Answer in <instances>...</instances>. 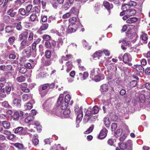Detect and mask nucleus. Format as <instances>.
Returning <instances> with one entry per match:
<instances>
[{
	"mask_svg": "<svg viewBox=\"0 0 150 150\" xmlns=\"http://www.w3.org/2000/svg\"><path fill=\"white\" fill-rule=\"evenodd\" d=\"M75 113L76 115V121L79 123L81 120L83 116L82 108H79L78 106H76L74 108Z\"/></svg>",
	"mask_w": 150,
	"mask_h": 150,
	"instance_id": "obj_1",
	"label": "nucleus"
},
{
	"mask_svg": "<svg viewBox=\"0 0 150 150\" xmlns=\"http://www.w3.org/2000/svg\"><path fill=\"white\" fill-rule=\"evenodd\" d=\"M12 117L13 120L15 121H17L19 119L22 120L24 118L23 112L21 111L15 112Z\"/></svg>",
	"mask_w": 150,
	"mask_h": 150,
	"instance_id": "obj_2",
	"label": "nucleus"
},
{
	"mask_svg": "<svg viewBox=\"0 0 150 150\" xmlns=\"http://www.w3.org/2000/svg\"><path fill=\"white\" fill-rule=\"evenodd\" d=\"M93 57H98L100 59L101 63H103L107 60L105 57L102 52H96L93 55Z\"/></svg>",
	"mask_w": 150,
	"mask_h": 150,
	"instance_id": "obj_3",
	"label": "nucleus"
},
{
	"mask_svg": "<svg viewBox=\"0 0 150 150\" xmlns=\"http://www.w3.org/2000/svg\"><path fill=\"white\" fill-rule=\"evenodd\" d=\"M14 130L15 133L17 134L18 135L21 136H24L27 134V131L22 127H18L16 129H14L13 131Z\"/></svg>",
	"mask_w": 150,
	"mask_h": 150,
	"instance_id": "obj_4",
	"label": "nucleus"
},
{
	"mask_svg": "<svg viewBox=\"0 0 150 150\" xmlns=\"http://www.w3.org/2000/svg\"><path fill=\"white\" fill-rule=\"evenodd\" d=\"M91 113H86L84 119H85L86 122L90 120L92 122H94L97 118L98 117L96 115H93Z\"/></svg>",
	"mask_w": 150,
	"mask_h": 150,
	"instance_id": "obj_5",
	"label": "nucleus"
},
{
	"mask_svg": "<svg viewBox=\"0 0 150 150\" xmlns=\"http://www.w3.org/2000/svg\"><path fill=\"white\" fill-rule=\"evenodd\" d=\"M7 15L10 16L11 17H14L18 13L17 9L15 8H12L7 11Z\"/></svg>",
	"mask_w": 150,
	"mask_h": 150,
	"instance_id": "obj_6",
	"label": "nucleus"
},
{
	"mask_svg": "<svg viewBox=\"0 0 150 150\" xmlns=\"http://www.w3.org/2000/svg\"><path fill=\"white\" fill-rule=\"evenodd\" d=\"M25 52L26 56L28 57H30L32 55V54L33 55V56H34L36 54L35 51L31 49L30 47H27L25 50Z\"/></svg>",
	"mask_w": 150,
	"mask_h": 150,
	"instance_id": "obj_7",
	"label": "nucleus"
},
{
	"mask_svg": "<svg viewBox=\"0 0 150 150\" xmlns=\"http://www.w3.org/2000/svg\"><path fill=\"white\" fill-rule=\"evenodd\" d=\"M108 131L105 128H104L101 130L98 135V137L100 139H103L107 136Z\"/></svg>",
	"mask_w": 150,
	"mask_h": 150,
	"instance_id": "obj_8",
	"label": "nucleus"
},
{
	"mask_svg": "<svg viewBox=\"0 0 150 150\" xmlns=\"http://www.w3.org/2000/svg\"><path fill=\"white\" fill-rule=\"evenodd\" d=\"M123 62L126 64H128L132 60L130 55L127 53L125 54L123 56Z\"/></svg>",
	"mask_w": 150,
	"mask_h": 150,
	"instance_id": "obj_9",
	"label": "nucleus"
},
{
	"mask_svg": "<svg viewBox=\"0 0 150 150\" xmlns=\"http://www.w3.org/2000/svg\"><path fill=\"white\" fill-rule=\"evenodd\" d=\"M45 45L47 48L54 50L55 48V43L52 42L46 41L45 43Z\"/></svg>",
	"mask_w": 150,
	"mask_h": 150,
	"instance_id": "obj_10",
	"label": "nucleus"
},
{
	"mask_svg": "<svg viewBox=\"0 0 150 150\" xmlns=\"http://www.w3.org/2000/svg\"><path fill=\"white\" fill-rule=\"evenodd\" d=\"M135 100V102L137 103H144L145 101V97L144 95L141 94L138 97L136 98Z\"/></svg>",
	"mask_w": 150,
	"mask_h": 150,
	"instance_id": "obj_11",
	"label": "nucleus"
},
{
	"mask_svg": "<svg viewBox=\"0 0 150 150\" xmlns=\"http://www.w3.org/2000/svg\"><path fill=\"white\" fill-rule=\"evenodd\" d=\"M30 44V42L27 39H23L21 42L20 48L21 49H23L26 46H29Z\"/></svg>",
	"mask_w": 150,
	"mask_h": 150,
	"instance_id": "obj_12",
	"label": "nucleus"
},
{
	"mask_svg": "<svg viewBox=\"0 0 150 150\" xmlns=\"http://www.w3.org/2000/svg\"><path fill=\"white\" fill-rule=\"evenodd\" d=\"M137 82L136 80H133L131 81L127 85V89H130L132 88L135 87L137 85Z\"/></svg>",
	"mask_w": 150,
	"mask_h": 150,
	"instance_id": "obj_13",
	"label": "nucleus"
},
{
	"mask_svg": "<svg viewBox=\"0 0 150 150\" xmlns=\"http://www.w3.org/2000/svg\"><path fill=\"white\" fill-rule=\"evenodd\" d=\"M77 26L74 25L73 24H70L68 27V32L69 33L74 32L76 31Z\"/></svg>",
	"mask_w": 150,
	"mask_h": 150,
	"instance_id": "obj_14",
	"label": "nucleus"
},
{
	"mask_svg": "<svg viewBox=\"0 0 150 150\" xmlns=\"http://www.w3.org/2000/svg\"><path fill=\"white\" fill-rule=\"evenodd\" d=\"M29 62L24 64V66L26 68L31 69L34 67L33 61L32 60H30Z\"/></svg>",
	"mask_w": 150,
	"mask_h": 150,
	"instance_id": "obj_15",
	"label": "nucleus"
},
{
	"mask_svg": "<svg viewBox=\"0 0 150 150\" xmlns=\"http://www.w3.org/2000/svg\"><path fill=\"white\" fill-rule=\"evenodd\" d=\"M11 88V87L8 85L6 86L5 88H2L1 90V92L4 93H6L7 94H9L10 93Z\"/></svg>",
	"mask_w": 150,
	"mask_h": 150,
	"instance_id": "obj_16",
	"label": "nucleus"
},
{
	"mask_svg": "<svg viewBox=\"0 0 150 150\" xmlns=\"http://www.w3.org/2000/svg\"><path fill=\"white\" fill-rule=\"evenodd\" d=\"M28 32L25 31L19 35V40L23 39H26L28 38Z\"/></svg>",
	"mask_w": 150,
	"mask_h": 150,
	"instance_id": "obj_17",
	"label": "nucleus"
},
{
	"mask_svg": "<svg viewBox=\"0 0 150 150\" xmlns=\"http://www.w3.org/2000/svg\"><path fill=\"white\" fill-rule=\"evenodd\" d=\"M79 20V19L78 18H77L75 17L71 18L69 19V22L71 23L70 24H73L74 25L76 26H77V25L76 24V23H77Z\"/></svg>",
	"mask_w": 150,
	"mask_h": 150,
	"instance_id": "obj_18",
	"label": "nucleus"
},
{
	"mask_svg": "<svg viewBox=\"0 0 150 150\" xmlns=\"http://www.w3.org/2000/svg\"><path fill=\"white\" fill-rule=\"evenodd\" d=\"M103 4L106 8L108 10L112 9L113 7L112 4H110L108 2L106 1H104Z\"/></svg>",
	"mask_w": 150,
	"mask_h": 150,
	"instance_id": "obj_19",
	"label": "nucleus"
},
{
	"mask_svg": "<svg viewBox=\"0 0 150 150\" xmlns=\"http://www.w3.org/2000/svg\"><path fill=\"white\" fill-rule=\"evenodd\" d=\"M122 129H118L114 132V136L116 137L120 136L122 133Z\"/></svg>",
	"mask_w": 150,
	"mask_h": 150,
	"instance_id": "obj_20",
	"label": "nucleus"
},
{
	"mask_svg": "<svg viewBox=\"0 0 150 150\" xmlns=\"http://www.w3.org/2000/svg\"><path fill=\"white\" fill-rule=\"evenodd\" d=\"M38 138V135L36 134H35L33 136V138L32 139V141L33 144L35 146L37 145L38 144L39 141Z\"/></svg>",
	"mask_w": 150,
	"mask_h": 150,
	"instance_id": "obj_21",
	"label": "nucleus"
},
{
	"mask_svg": "<svg viewBox=\"0 0 150 150\" xmlns=\"http://www.w3.org/2000/svg\"><path fill=\"white\" fill-rule=\"evenodd\" d=\"M136 13V11L134 9H130L127 11V13H126V14L129 17L134 15Z\"/></svg>",
	"mask_w": 150,
	"mask_h": 150,
	"instance_id": "obj_22",
	"label": "nucleus"
},
{
	"mask_svg": "<svg viewBox=\"0 0 150 150\" xmlns=\"http://www.w3.org/2000/svg\"><path fill=\"white\" fill-rule=\"evenodd\" d=\"M35 119L34 116H28L25 119V122L26 123H28L32 122Z\"/></svg>",
	"mask_w": 150,
	"mask_h": 150,
	"instance_id": "obj_23",
	"label": "nucleus"
},
{
	"mask_svg": "<svg viewBox=\"0 0 150 150\" xmlns=\"http://www.w3.org/2000/svg\"><path fill=\"white\" fill-rule=\"evenodd\" d=\"M141 38L144 41V43H146L148 38L147 35L144 33L142 32V34L140 36Z\"/></svg>",
	"mask_w": 150,
	"mask_h": 150,
	"instance_id": "obj_24",
	"label": "nucleus"
},
{
	"mask_svg": "<svg viewBox=\"0 0 150 150\" xmlns=\"http://www.w3.org/2000/svg\"><path fill=\"white\" fill-rule=\"evenodd\" d=\"M50 150H64V149L61 147L60 144H58L53 146Z\"/></svg>",
	"mask_w": 150,
	"mask_h": 150,
	"instance_id": "obj_25",
	"label": "nucleus"
},
{
	"mask_svg": "<svg viewBox=\"0 0 150 150\" xmlns=\"http://www.w3.org/2000/svg\"><path fill=\"white\" fill-rule=\"evenodd\" d=\"M101 91L102 92H107L108 90V86L107 84H103L101 86Z\"/></svg>",
	"mask_w": 150,
	"mask_h": 150,
	"instance_id": "obj_26",
	"label": "nucleus"
},
{
	"mask_svg": "<svg viewBox=\"0 0 150 150\" xmlns=\"http://www.w3.org/2000/svg\"><path fill=\"white\" fill-rule=\"evenodd\" d=\"M136 69L139 73H142L144 71V68L141 65H137L135 67Z\"/></svg>",
	"mask_w": 150,
	"mask_h": 150,
	"instance_id": "obj_27",
	"label": "nucleus"
},
{
	"mask_svg": "<svg viewBox=\"0 0 150 150\" xmlns=\"http://www.w3.org/2000/svg\"><path fill=\"white\" fill-rule=\"evenodd\" d=\"M48 87V83H45L40 86L39 90V92L42 91Z\"/></svg>",
	"mask_w": 150,
	"mask_h": 150,
	"instance_id": "obj_28",
	"label": "nucleus"
},
{
	"mask_svg": "<svg viewBox=\"0 0 150 150\" xmlns=\"http://www.w3.org/2000/svg\"><path fill=\"white\" fill-rule=\"evenodd\" d=\"M2 125L5 129H9L10 127V123L7 121H3L2 122Z\"/></svg>",
	"mask_w": 150,
	"mask_h": 150,
	"instance_id": "obj_29",
	"label": "nucleus"
},
{
	"mask_svg": "<svg viewBox=\"0 0 150 150\" xmlns=\"http://www.w3.org/2000/svg\"><path fill=\"white\" fill-rule=\"evenodd\" d=\"M19 12L22 16H27L29 15L25 10L23 8H21L19 10Z\"/></svg>",
	"mask_w": 150,
	"mask_h": 150,
	"instance_id": "obj_30",
	"label": "nucleus"
},
{
	"mask_svg": "<svg viewBox=\"0 0 150 150\" xmlns=\"http://www.w3.org/2000/svg\"><path fill=\"white\" fill-rule=\"evenodd\" d=\"M30 21L32 22L38 21V16L35 14H31L30 17Z\"/></svg>",
	"mask_w": 150,
	"mask_h": 150,
	"instance_id": "obj_31",
	"label": "nucleus"
},
{
	"mask_svg": "<svg viewBox=\"0 0 150 150\" xmlns=\"http://www.w3.org/2000/svg\"><path fill=\"white\" fill-rule=\"evenodd\" d=\"M93 77V78H92V79H94L96 82L99 81L104 79V76L103 75H102L101 76H94Z\"/></svg>",
	"mask_w": 150,
	"mask_h": 150,
	"instance_id": "obj_32",
	"label": "nucleus"
},
{
	"mask_svg": "<svg viewBox=\"0 0 150 150\" xmlns=\"http://www.w3.org/2000/svg\"><path fill=\"white\" fill-rule=\"evenodd\" d=\"M104 124L107 128L109 127L110 125V121L109 119L107 117H105L103 120Z\"/></svg>",
	"mask_w": 150,
	"mask_h": 150,
	"instance_id": "obj_33",
	"label": "nucleus"
},
{
	"mask_svg": "<svg viewBox=\"0 0 150 150\" xmlns=\"http://www.w3.org/2000/svg\"><path fill=\"white\" fill-rule=\"evenodd\" d=\"M130 6L128 4H125L122 6V9L123 11L127 13V11L130 9Z\"/></svg>",
	"mask_w": 150,
	"mask_h": 150,
	"instance_id": "obj_34",
	"label": "nucleus"
},
{
	"mask_svg": "<svg viewBox=\"0 0 150 150\" xmlns=\"http://www.w3.org/2000/svg\"><path fill=\"white\" fill-rule=\"evenodd\" d=\"M49 25L48 23H42L40 27V30L41 31H44L47 30L48 28Z\"/></svg>",
	"mask_w": 150,
	"mask_h": 150,
	"instance_id": "obj_35",
	"label": "nucleus"
},
{
	"mask_svg": "<svg viewBox=\"0 0 150 150\" xmlns=\"http://www.w3.org/2000/svg\"><path fill=\"white\" fill-rule=\"evenodd\" d=\"M99 111V108L97 106H94L91 111V113L93 114H96Z\"/></svg>",
	"mask_w": 150,
	"mask_h": 150,
	"instance_id": "obj_36",
	"label": "nucleus"
},
{
	"mask_svg": "<svg viewBox=\"0 0 150 150\" xmlns=\"http://www.w3.org/2000/svg\"><path fill=\"white\" fill-rule=\"evenodd\" d=\"M137 20V19L136 18H131L127 19L126 21V22L127 23H132L136 22Z\"/></svg>",
	"mask_w": 150,
	"mask_h": 150,
	"instance_id": "obj_37",
	"label": "nucleus"
},
{
	"mask_svg": "<svg viewBox=\"0 0 150 150\" xmlns=\"http://www.w3.org/2000/svg\"><path fill=\"white\" fill-rule=\"evenodd\" d=\"M70 13H71L74 15H77L79 13V10L75 7H73L70 10Z\"/></svg>",
	"mask_w": 150,
	"mask_h": 150,
	"instance_id": "obj_38",
	"label": "nucleus"
},
{
	"mask_svg": "<svg viewBox=\"0 0 150 150\" xmlns=\"http://www.w3.org/2000/svg\"><path fill=\"white\" fill-rule=\"evenodd\" d=\"M14 146L20 150H23L25 148L23 145L20 143H16L14 144Z\"/></svg>",
	"mask_w": 150,
	"mask_h": 150,
	"instance_id": "obj_39",
	"label": "nucleus"
},
{
	"mask_svg": "<svg viewBox=\"0 0 150 150\" xmlns=\"http://www.w3.org/2000/svg\"><path fill=\"white\" fill-rule=\"evenodd\" d=\"M64 102L63 95L62 94H60L57 100L58 103H63Z\"/></svg>",
	"mask_w": 150,
	"mask_h": 150,
	"instance_id": "obj_40",
	"label": "nucleus"
},
{
	"mask_svg": "<svg viewBox=\"0 0 150 150\" xmlns=\"http://www.w3.org/2000/svg\"><path fill=\"white\" fill-rule=\"evenodd\" d=\"M27 85L25 84H23L21 85L22 91L25 92H28L29 89L27 88Z\"/></svg>",
	"mask_w": 150,
	"mask_h": 150,
	"instance_id": "obj_41",
	"label": "nucleus"
},
{
	"mask_svg": "<svg viewBox=\"0 0 150 150\" xmlns=\"http://www.w3.org/2000/svg\"><path fill=\"white\" fill-rule=\"evenodd\" d=\"M13 28L11 26H8L5 28V31L8 33H10L13 32Z\"/></svg>",
	"mask_w": 150,
	"mask_h": 150,
	"instance_id": "obj_42",
	"label": "nucleus"
},
{
	"mask_svg": "<svg viewBox=\"0 0 150 150\" xmlns=\"http://www.w3.org/2000/svg\"><path fill=\"white\" fill-rule=\"evenodd\" d=\"M25 2L24 0H16L15 2V5L20 6L24 3Z\"/></svg>",
	"mask_w": 150,
	"mask_h": 150,
	"instance_id": "obj_43",
	"label": "nucleus"
},
{
	"mask_svg": "<svg viewBox=\"0 0 150 150\" xmlns=\"http://www.w3.org/2000/svg\"><path fill=\"white\" fill-rule=\"evenodd\" d=\"M94 127L93 125H91L90 127L84 132L85 134H87L91 132L93 130Z\"/></svg>",
	"mask_w": 150,
	"mask_h": 150,
	"instance_id": "obj_44",
	"label": "nucleus"
},
{
	"mask_svg": "<svg viewBox=\"0 0 150 150\" xmlns=\"http://www.w3.org/2000/svg\"><path fill=\"white\" fill-rule=\"evenodd\" d=\"M119 146L120 149L125 150L127 149V145L126 143H122L119 144Z\"/></svg>",
	"mask_w": 150,
	"mask_h": 150,
	"instance_id": "obj_45",
	"label": "nucleus"
},
{
	"mask_svg": "<svg viewBox=\"0 0 150 150\" xmlns=\"http://www.w3.org/2000/svg\"><path fill=\"white\" fill-rule=\"evenodd\" d=\"M71 99V97L69 95H67L64 99V101L65 103H69Z\"/></svg>",
	"mask_w": 150,
	"mask_h": 150,
	"instance_id": "obj_46",
	"label": "nucleus"
},
{
	"mask_svg": "<svg viewBox=\"0 0 150 150\" xmlns=\"http://www.w3.org/2000/svg\"><path fill=\"white\" fill-rule=\"evenodd\" d=\"M16 79L18 82H22L25 80V78L23 76H21L18 77Z\"/></svg>",
	"mask_w": 150,
	"mask_h": 150,
	"instance_id": "obj_47",
	"label": "nucleus"
},
{
	"mask_svg": "<svg viewBox=\"0 0 150 150\" xmlns=\"http://www.w3.org/2000/svg\"><path fill=\"white\" fill-rule=\"evenodd\" d=\"M33 107L32 104H27L24 105V108L25 110H30Z\"/></svg>",
	"mask_w": 150,
	"mask_h": 150,
	"instance_id": "obj_48",
	"label": "nucleus"
},
{
	"mask_svg": "<svg viewBox=\"0 0 150 150\" xmlns=\"http://www.w3.org/2000/svg\"><path fill=\"white\" fill-rule=\"evenodd\" d=\"M51 55V52L49 50H46L45 52V56L46 57L49 59L50 58Z\"/></svg>",
	"mask_w": 150,
	"mask_h": 150,
	"instance_id": "obj_49",
	"label": "nucleus"
},
{
	"mask_svg": "<svg viewBox=\"0 0 150 150\" xmlns=\"http://www.w3.org/2000/svg\"><path fill=\"white\" fill-rule=\"evenodd\" d=\"M62 32H61L60 31H56V33L57 35L59 36H62L64 33V31H65L64 29V28L62 27Z\"/></svg>",
	"mask_w": 150,
	"mask_h": 150,
	"instance_id": "obj_50",
	"label": "nucleus"
},
{
	"mask_svg": "<svg viewBox=\"0 0 150 150\" xmlns=\"http://www.w3.org/2000/svg\"><path fill=\"white\" fill-rule=\"evenodd\" d=\"M27 69L26 68L23 67H20L19 68V71L20 73L22 74H25L27 71Z\"/></svg>",
	"mask_w": 150,
	"mask_h": 150,
	"instance_id": "obj_51",
	"label": "nucleus"
},
{
	"mask_svg": "<svg viewBox=\"0 0 150 150\" xmlns=\"http://www.w3.org/2000/svg\"><path fill=\"white\" fill-rule=\"evenodd\" d=\"M32 8V6L31 5H28L26 7V11L29 15V13L31 11Z\"/></svg>",
	"mask_w": 150,
	"mask_h": 150,
	"instance_id": "obj_52",
	"label": "nucleus"
},
{
	"mask_svg": "<svg viewBox=\"0 0 150 150\" xmlns=\"http://www.w3.org/2000/svg\"><path fill=\"white\" fill-rule=\"evenodd\" d=\"M34 34L33 32H31L30 33L28 36V40L30 42L33 39Z\"/></svg>",
	"mask_w": 150,
	"mask_h": 150,
	"instance_id": "obj_53",
	"label": "nucleus"
},
{
	"mask_svg": "<svg viewBox=\"0 0 150 150\" xmlns=\"http://www.w3.org/2000/svg\"><path fill=\"white\" fill-rule=\"evenodd\" d=\"M117 125L115 123H112L111 125V130L112 131H114L117 128Z\"/></svg>",
	"mask_w": 150,
	"mask_h": 150,
	"instance_id": "obj_54",
	"label": "nucleus"
},
{
	"mask_svg": "<svg viewBox=\"0 0 150 150\" xmlns=\"http://www.w3.org/2000/svg\"><path fill=\"white\" fill-rule=\"evenodd\" d=\"M69 104H60V108L62 110H65L67 109L68 106Z\"/></svg>",
	"mask_w": 150,
	"mask_h": 150,
	"instance_id": "obj_55",
	"label": "nucleus"
},
{
	"mask_svg": "<svg viewBox=\"0 0 150 150\" xmlns=\"http://www.w3.org/2000/svg\"><path fill=\"white\" fill-rule=\"evenodd\" d=\"M15 40V37L14 36H12L9 38L8 41L10 44H12L14 42Z\"/></svg>",
	"mask_w": 150,
	"mask_h": 150,
	"instance_id": "obj_56",
	"label": "nucleus"
},
{
	"mask_svg": "<svg viewBox=\"0 0 150 150\" xmlns=\"http://www.w3.org/2000/svg\"><path fill=\"white\" fill-rule=\"evenodd\" d=\"M107 143L110 146H112L114 143V140L113 139H110L108 140Z\"/></svg>",
	"mask_w": 150,
	"mask_h": 150,
	"instance_id": "obj_57",
	"label": "nucleus"
},
{
	"mask_svg": "<svg viewBox=\"0 0 150 150\" xmlns=\"http://www.w3.org/2000/svg\"><path fill=\"white\" fill-rule=\"evenodd\" d=\"M71 112L70 110L68 108L65 109L64 110L63 112V114L64 115H67L70 114Z\"/></svg>",
	"mask_w": 150,
	"mask_h": 150,
	"instance_id": "obj_58",
	"label": "nucleus"
},
{
	"mask_svg": "<svg viewBox=\"0 0 150 150\" xmlns=\"http://www.w3.org/2000/svg\"><path fill=\"white\" fill-rule=\"evenodd\" d=\"M57 46L59 47L62 46L63 43V40L62 38H60L58 39Z\"/></svg>",
	"mask_w": 150,
	"mask_h": 150,
	"instance_id": "obj_59",
	"label": "nucleus"
},
{
	"mask_svg": "<svg viewBox=\"0 0 150 150\" xmlns=\"http://www.w3.org/2000/svg\"><path fill=\"white\" fill-rule=\"evenodd\" d=\"M47 16H42L41 17V20L43 22H45L47 21Z\"/></svg>",
	"mask_w": 150,
	"mask_h": 150,
	"instance_id": "obj_60",
	"label": "nucleus"
},
{
	"mask_svg": "<svg viewBox=\"0 0 150 150\" xmlns=\"http://www.w3.org/2000/svg\"><path fill=\"white\" fill-rule=\"evenodd\" d=\"M51 38L50 36L47 35H44L43 36V39L44 40H49Z\"/></svg>",
	"mask_w": 150,
	"mask_h": 150,
	"instance_id": "obj_61",
	"label": "nucleus"
},
{
	"mask_svg": "<svg viewBox=\"0 0 150 150\" xmlns=\"http://www.w3.org/2000/svg\"><path fill=\"white\" fill-rule=\"evenodd\" d=\"M51 64L50 60L47 59L45 60L44 63V64L46 66H48L50 65Z\"/></svg>",
	"mask_w": 150,
	"mask_h": 150,
	"instance_id": "obj_62",
	"label": "nucleus"
},
{
	"mask_svg": "<svg viewBox=\"0 0 150 150\" xmlns=\"http://www.w3.org/2000/svg\"><path fill=\"white\" fill-rule=\"evenodd\" d=\"M63 113L59 110H57L55 113L56 115L58 117H62Z\"/></svg>",
	"mask_w": 150,
	"mask_h": 150,
	"instance_id": "obj_63",
	"label": "nucleus"
},
{
	"mask_svg": "<svg viewBox=\"0 0 150 150\" xmlns=\"http://www.w3.org/2000/svg\"><path fill=\"white\" fill-rule=\"evenodd\" d=\"M71 15V13L68 12L64 14L62 16V18H67L69 17Z\"/></svg>",
	"mask_w": 150,
	"mask_h": 150,
	"instance_id": "obj_64",
	"label": "nucleus"
}]
</instances>
